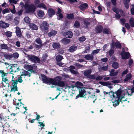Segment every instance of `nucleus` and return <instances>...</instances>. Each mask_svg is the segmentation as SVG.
<instances>
[{"instance_id":"f257e3e1","label":"nucleus","mask_w":134,"mask_h":134,"mask_svg":"<svg viewBox=\"0 0 134 134\" xmlns=\"http://www.w3.org/2000/svg\"><path fill=\"white\" fill-rule=\"evenodd\" d=\"M41 76L42 81L45 83L52 84L62 87H64L65 86V82L63 81H61L62 78L60 76H57L52 78L48 77L47 76L42 74H41Z\"/></svg>"},{"instance_id":"f03ea898","label":"nucleus","mask_w":134,"mask_h":134,"mask_svg":"<svg viewBox=\"0 0 134 134\" xmlns=\"http://www.w3.org/2000/svg\"><path fill=\"white\" fill-rule=\"evenodd\" d=\"M24 8L26 12L27 13H34L35 11L36 7L34 4H29L25 3Z\"/></svg>"},{"instance_id":"7ed1b4c3","label":"nucleus","mask_w":134,"mask_h":134,"mask_svg":"<svg viewBox=\"0 0 134 134\" xmlns=\"http://www.w3.org/2000/svg\"><path fill=\"white\" fill-rule=\"evenodd\" d=\"M26 55V57L27 58L28 60L31 62L35 63L36 62L40 63L41 61L40 59L34 55H29L24 53Z\"/></svg>"},{"instance_id":"20e7f679","label":"nucleus","mask_w":134,"mask_h":134,"mask_svg":"<svg viewBox=\"0 0 134 134\" xmlns=\"http://www.w3.org/2000/svg\"><path fill=\"white\" fill-rule=\"evenodd\" d=\"M49 24L46 21H43L40 26V28L41 30L45 33L48 32L49 29Z\"/></svg>"},{"instance_id":"39448f33","label":"nucleus","mask_w":134,"mask_h":134,"mask_svg":"<svg viewBox=\"0 0 134 134\" xmlns=\"http://www.w3.org/2000/svg\"><path fill=\"white\" fill-rule=\"evenodd\" d=\"M79 94L76 96V99H77L79 97L89 98L88 94H86V91L83 88L79 89Z\"/></svg>"},{"instance_id":"423d86ee","label":"nucleus","mask_w":134,"mask_h":134,"mask_svg":"<svg viewBox=\"0 0 134 134\" xmlns=\"http://www.w3.org/2000/svg\"><path fill=\"white\" fill-rule=\"evenodd\" d=\"M92 72L91 69L86 70L84 71L83 74L85 76L90 79H94L95 75H91Z\"/></svg>"},{"instance_id":"0eeeda50","label":"nucleus","mask_w":134,"mask_h":134,"mask_svg":"<svg viewBox=\"0 0 134 134\" xmlns=\"http://www.w3.org/2000/svg\"><path fill=\"white\" fill-rule=\"evenodd\" d=\"M122 52L120 54L122 58L123 59L125 60L129 59V57L130 55L129 52H125L124 48H122Z\"/></svg>"},{"instance_id":"6e6552de","label":"nucleus","mask_w":134,"mask_h":134,"mask_svg":"<svg viewBox=\"0 0 134 134\" xmlns=\"http://www.w3.org/2000/svg\"><path fill=\"white\" fill-rule=\"evenodd\" d=\"M15 33L16 34V36L17 38H23L24 36L21 32L20 29L19 27L17 26L16 28Z\"/></svg>"},{"instance_id":"1a4fd4ad","label":"nucleus","mask_w":134,"mask_h":134,"mask_svg":"<svg viewBox=\"0 0 134 134\" xmlns=\"http://www.w3.org/2000/svg\"><path fill=\"white\" fill-rule=\"evenodd\" d=\"M3 128V130L2 131L3 133L4 134L6 132H10L11 130L9 129L10 125L8 124L7 122H6L4 124V125L2 126Z\"/></svg>"},{"instance_id":"9d476101","label":"nucleus","mask_w":134,"mask_h":134,"mask_svg":"<svg viewBox=\"0 0 134 134\" xmlns=\"http://www.w3.org/2000/svg\"><path fill=\"white\" fill-rule=\"evenodd\" d=\"M12 81L13 83H12L13 86L11 90V91L15 92V91H18V87L17 86L18 82L17 80H14L12 79Z\"/></svg>"},{"instance_id":"9b49d317","label":"nucleus","mask_w":134,"mask_h":134,"mask_svg":"<svg viewBox=\"0 0 134 134\" xmlns=\"http://www.w3.org/2000/svg\"><path fill=\"white\" fill-rule=\"evenodd\" d=\"M49 16L51 18L55 14V11L53 8H49L47 11Z\"/></svg>"},{"instance_id":"f8f14e48","label":"nucleus","mask_w":134,"mask_h":134,"mask_svg":"<svg viewBox=\"0 0 134 134\" xmlns=\"http://www.w3.org/2000/svg\"><path fill=\"white\" fill-rule=\"evenodd\" d=\"M114 98L115 99V100L114 101H113L112 102L113 103V106L114 107H115L118 105L120 102H121L122 103V101H121L122 98L119 99H118V98H116L115 96V97Z\"/></svg>"},{"instance_id":"ddd939ff","label":"nucleus","mask_w":134,"mask_h":134,"mask_svg":"<svg viewBox=\"0 0 134 134\" xmlns=\"http://www.w3.org/2000/svg\"><path fill=\"white\" fill-rule=\"evenodd\" d=\"M99 83L103 86H108L110 88H112V87L111 85V83L109 82L99 81Z\"/></svg>"},{"instance_id":"4468645a","label":"nucleus","mask_w":134,"mask_h":134,"mask_svg":"<svg viewBox=\"0 0 134 134\" xmlns=\"http://www.w3.org/2000/svg\"><path fill=\"white\" fill-rule=\"evenodd\" d=\"M103 28L101 25H98L96 27V32L97 33H100L103 31Z\"/></svg>"},{"instance_id":"2eb2a0df","label":"nucleus","mask_w":134,"mask_h":134,"mask_svg":"<svg viewBox=\"0 0 134 134\" xmlns=\"http://www.w3.org/2000/svg\"><path fill=\"white\" fill-rule=\"evenodd\" d=\"M64 35L65 37L67 38H71L73 36V33L70 31L64 32Z\"/></svg>"},{"instance_id":"dca6fc26","label":"nucleus","mask_w":134,"mask_h":134,"mask_svg":"<svg viewBox=\"0 0 134 134\" xmlns=\"http://www.w3.org/2000/svg\"><path fill=\"white\" fill-rule=\"evenodd\" d=\"M88 6L87 3H84L83 4L80 5L79 8L82 11H84L86 9L88 8Z\"/></svg>"},{"instance_id":"f3484780","label":"nucleus","mask_w":134,"mask_h":134,"mask_svg":"<svg viewBox=\"0 0 134 134\" xmlns=\"http://www.w3.org/2000/svg\"><path fill=\"white\" fill-rule=\"evenodd\" d=\"M29 25L30 29L32 30H36L38 29V26L34 23H30Z\"/></svg>"},{"instance_id":"a211bd4d","label":"nucleus","mask_w":134,"mask_h":134,"mask_svg":"<svg viewBox=\"0 0 134 134\" xmlns=\"http://www.w3.org/2000/svg\"><path fill=\"white\" fill-rule=\"evenodd\" d=\"M67 38H64L61 40L62 43L64 44H69L70 42L69 39H67Z\"/></svg>"},{"instance_id":"6ab92c4d","label":"nucleus","mask_w":134,"mask_h":134,"mask_svg":"<svg viewBox=\"0 0 134 134\" xmlns=\"http://www.w3.org/2000/svg\"><path fill=\"white\" fill-rule=\"evenodd\" d=\"M84 58L87 60L92 61L94 57L92 55L88 54L85 55Z\"/></svg>"},{"instance_id":"aec40b11","label":"nucleus","mask_w":134,"mask_h":134,"mask_svg":"<svg viewBox=\"0 0 134 134\" xmlns=\"http://www.w3.org/2000/svg\"><path fill=\"white\" fill-rule=\"evenodd\" d=\"M52 46L54 49H58L60 47V45L59 42H54L52 44Z\"/></svg>"},{"instance_id":"412c9836","label":"nucleus","mask_w":134,"mask_h":134,"mask_svg":"<svg viewBox=\"0 0 134 134\" xmlns=\"http://www.w3.org/2000/svg\"><path fill=\"white\" fill-rule=\"evenodd\" d=\"M57 32L55 30H52L51 31L48 33L47 35L49 37H51L52 36H55L57 34Z\"/></svg>"},{"instance_id":"4be33fe9","label":"nucleus","mask_w":134,"mask_h":134,"mask_svg":"<svg viewBox=\"0 0 134 134\" xmlns=\"http://www.w3.org/2000/svg\"><path fill=\"white\" fill-rule=\"evenodd\" d=\"M122 92V90L120 89H119L117 90V91L115 92V93L116 95V96L115 97L118 98V99L121 98L122 99V98L120 97V96Z\"/></svg>"},{"instance_id":"5701e85b","label":"nucleus","mask_w":134,"mask_h":134,"mask_svg":"<svg viewBox=\"0 0 134 134\" xmlns=\"http://www.w3.org/2000/svg\"><path fill=\"white\" fill-rule=\"evenodd\" d=\"M0 119L1 122H2L3 121H6L7 119H9V118L4 116L3 114L1 113L0 114Z\"/></svg>"},{"instance_id":"b1692460","label":"nucleus","mask_w":134,"mask_h":134,"mask_svg":"<svg viewBox=\"0 0 134 134\" xmlns=\"http://www.w3.org/2000/svg\"><path fill=\"white\" fill-rule=\"evenodd\" d=\"M131 77V74L130 73H129L126 75L125 76V78L124 79L123 81L124 82H126L130 79Z\"/></svg>"},{"instance_id":"393cba45","label":"nucleus","mask_w":134,"mask_h":134,"mask_svg":"<svg viewBox=\"0 0 134 134\" xmlns=\"http://www.w3.org/2000/svg\"><path fill=\"white\" fill-rule=\"evenodd\" d=\"M38 16L40 18L43 17L44 15V12L43 11L40 10L37 11Z\"/></svg>"},{"instance_id":"a878e982","label":"nucleus","mask_w":134,"mask_h":134,"mask_svg":"<svg viewBox=\"0 0 134 134\" xmlns=\"http://www.w3.org/2000/svg\"><path fill=\"white\" fill-rule=\"evenodd\" d=\"M83 86V83L77 81L74 87H76L77 88L80 89L81 88H83L82 87Z\"/></svg>"},{"instance_id":"bb28decb","label":"nucleus","mask_w":134,"mask_h":134,"mask_svg":"<svg viewBox=\"0 0 134 134\" xmlns=\"http://www.w3.org/2000/svg\"><path fill=\"white\" fill-rule=\"evenodd\" d=\"M103 33L104 34L108 35L111 34V32L109 28H104L103 31Z\"/></svg>"},{"instance_id":"cd10ccee","label":"nucleus","mask_w":134,"mask_h":134,"mask_svg":"<svg viewBox=\"0 0 134 134\" xmlns=\"http://www.w3.org/2000/svg\"><path fill=\"white\" fill-rule=\"evenodd\" d=\"M77 49V47L76 46L74 45L70 47L68 49V51L70 52H72L75 51Z\"/></svg>"},{"instance_id":"c85d7f7f","label":"nucleus","mask_w":134,"mask_h":134,"mask_svg":"<svg viewBox=\"0 0 134 134\" xmlns=\"http://www.w3.org/2000/svg\"><path fill=\"white\" fill-rule=\"evenodd\" d=\"M1 28L6 29L9 26V24H8L6 23L3 22L2 21H1Z\"/></svg>"},{"instance_id":"c756f323","label":"nucleus","mask_w":134,"mask_h":134,"mask_svg":"<svg viewBox=\"0 0 134 134\" xmlns=\"http://www.w3.org/2000/svg\"><path fill=\"white\" fill-rule=\"evenodd\" d=\"M37 7L42 8L45 10L47 9V7L43 3H40L37 6Z\"/></svg>"},{"instance_id":"7c9ffc66","label":"nucleus","mask_w":134,"mask_h":134,"mask_svg":"<svg viewBox=\"0 0 134 134\" xmlns=\"http://www.w3.org/2000/svg\"><path fill=\"white\" fill-rule=\"evenodd\" d=\"M66 18L69 20L73 19L74 18L73 13L67 14L66 15Z\"/></svg>"},{"instance_id":"2f4dec72","label":"nucleus","mask_w":134,"mask_h":134,"mask_svg":"<svg viewBox=\"0 0 134 134\" xmlns=\"http://www.w3.org/2000/svg\"><path fill=\"white\" fill-rule=\"evenodd\" d=\"M35 42H36L37 44L39 45H43V44L42 43V41L40 38L38 37L35 40Z\"/></svg>"},{"instance_id":"473e14b6","label":"nucleus","mask_w":134,"mask_h":134,"mask_svg":"<svg viewBox=\"0 0 134 134\" xmlns=\"http://www.w3.org/2000/svg\"><path fill=\"white\" fill-rule=\"evenodd\" d=\"M115 45L116 48L121 49L122 47L121 43L119 42H115Z\"/></svg>"},{"instance_id":"72a5a7b5","label":"nucleus","mask_w":134,"mask_h":134,"mask_svg":"<svg viewBox=\"0 0 134 134\" xmlns=\"http://www.w3.org/2000/svg\"><path fill=\"white\" fill-rule=\"evenodd\" d=\"M130 25L131 27H134V19L131 17L129 20Z\"/></svg>"},{"instance_id":"f704fd0d","label":"nucleus","mask_w":134,"mask_h":134,"mask_svg":"<svg viewBox=\"0 0 134 134\" xmlns=\"http://www.w3.org/2000/svg\"><path fill=\"white\" fill-rule=\"evenodd\" d=\"M103 93L104 94L106 95L108 94H109V95L110 96H112L113 97H115L114 92L112 91H111L109 92H107L106 91H104Z\"/></svg>"},{"instance_id":"c9c22d12","label":"nucleus","mask_w":134,"mask_h":134,"mask_svg":"<svg viewBox=\"0 0 134 134\" xmlns=\"http://www.w3.org/2000/svg\"><path fill=\"white\" fill-rule=\"evenodd\" d=\"M112 10L116 14H118L121 11V10L118 8L114 7L112 8Z\"/></svg>"},{"instance_id":"e433bc0d","label":"nucleus","mask_w":134,"mask_h":134,"mask_svg":"<svg viewBox=\"0 0 134 134\" xmlns=\"http://www.w3.org/2000/svg\"><path fill=\"white\" fill-rule=\"evenodd\" d=\"M4 57L6 59H10L13 57L12 55H10L8 53L4 54Z\"/></svg>"},{"instance_id":"4c0bfd02","label":"nucleus","mask_w":134,"mask_h":134,"mask_svg":"<svg viewBox=\"0 0 134 134\" xmlns=\"http://www.w3.org/2000/svg\"><path fill=\"white\" fill-rule=\"evenodd\" d=\"M63 59V56L60 55H58L56 57V60L58 62H60Z\"/></svg>"},{"instance_id":"58836bf2","label":"nucleus","mask_w":134,"mask_h":134,"mask_svg":"<svg viewBox=\"0 0 134 134\" xmlns=\"http://www.w3.org/2000/svg\"><path fill=\"white\" fill-rule=\"evenodd\" d=\"M119 64L116 62H113L112 64V67L115 69H117L119 67Z\"/></svg>"},{"instance_id":"ea45409f","label":"nucleus","mask_w":134,"mask_h":134,"mask_svg":"<svg viewBox=\"0 0 134 134\" xmlns=\"http://www.w3.org/2000/svg\"><path fill=\"white\" fill-rule=\"evenodd\" d=\"M74 26L76 28H79L80 26V24L79 22L77 20L75 22Z\"/></svg>"},{"instance_id":"a19ab883","label":"nucleus","mask_w":134,"mask_h":134,"mask_svg":"<svg viewBox=\"0 0 134 134\" xmlns=\"http://www.w3.org/2000/svg\"><path fill=\"white\" fill-rule=\"evenodd\" d=\"M0 47L2 49H7L8 48L7 44L4 43L1 44Z\"/></svg>"},{"instance_id":"79ce46f5","label":"nucleus","mask_w":134,"mask_h":134,"mask_svg":"<svg viewBox=\"0 0 134 134\" xmlns=\"http://www.w3.org/2000/svg\"><path fill=\"white\" fill-rule=\"evenodd\" d=\"M27 67L28 69V71L31 72V73H32V72H34V71L33 70V68L32 65H27Z\"/></svg>"},{"instance_id":"37998d69","label":"nucleus","mask_w":134,"mask_h":134,"mask_svg":"<svg viewBox=\"0 0 134 134\" xmlns=\"http://www.w3.org/2000/svg\"><path fill=\"white\" fill-rule=\"evenodd\" d=\"M86 40V38L85 36H82L81 37H80L78 38L79 41L81 42H82L85 41Z\"/></svg>"},{"instance_id":"c03bdc74","label":"nucleus","mask_w":134,"mask_h":134,"mask_svg":"<svg viewBox=\"0 0 134 134\" xmlns=\"http://www.w3.org/2000/svg\"><path fill=\"white\" fill-rule=\"evenodd\" d=\"M19 18L18 17H16L15 18L14 22L16 25H17L18 24L19 21Z\"/></svg>"},{"instance_id":"a18cd8bd","label":"nucleus","mask_w":134,"mask_h":134,"mask_svg":"<svg viewBox=\"0 0 134 134\" xmlns=\"http://www.w3.org/2000/svg\"><path fill=\"white\" fill-rule=\"evenodd\" d=\"M5 35L8 37H10L12 35V32L10 31H7L5 33Z\"/></svg>"},{"instance_id":"49530a36","label":"nucleus","mask_w":134,"mask_h":134,"mask_svg":"<svg viewBox=\"0 0 134 134\" xmlns=\"http://www.w3.org/2000/svg\"><path fill=\"white\" fill-rule=\"evenodd\" d=\"M24 20L26 23L30 24V19L29 17L28 16L25 17L24 18Z\"/></svg>"},{"instance_id":"de8ad7c7","label":"nucleus","mask_w":134,"mask_h":134,"mask_svg":"<svg viewBox=\"0 0 134 134\" xmlns=\"http://www.w3.org/2000/svg\"><path fill=\"white\" fill-rule=\"evenodd\" d=\"M100 50L98 49H97L96 50L93 51L92 52V54L93 55H95L96 54H97L99 52Z\"/></svg>"},{"instance_id":"09e8293b","label":"nucleus","mask_w":134,"mask_h":134,"mask_svg":"<svg viewBox=\"0 0 134 134\" xmlns=\"http://www.w3.org/2000/svg\"><path fill=\"white\" fill-rule=\"evenodd\" d=\"M97 75V76L96 78L95 77V79H95L96 81H98L101 80L102 79L103 77L98 75Z\"/></svg>"},{"instance_id":"8fccbe9b","label":"nucleus","mask_w":134,"mask_h":134,"mask_svg":"<svg viewBox=\"0 0 134 134\" xmlns=\"http://www.w3.org/2000/svg\"><path fill=\"white\" fill-rule=\"evenodd\" d=\"M11 5L13 6V9H10V10L11 11V12L13 14H15L16 13V10L15 9V7L14 4H11Z\"/></svg>"},{"instance_id":"3c124183","label":"nucleus","mask_w":134,"mask_h":134,"mask_svg":"<svg viewBox=\"0 0 134 134\" xmlns=\"http://www.w3.org/2000/svg\"><path fill=\"white\" fill-rule=\"evenodd\" d=\"M114 53V51L113 49H110L108 51V54L109 55L111 56Z\"/></svg>"},{"instance_id":"603ef678","label":"nucleus","mask_w":134,"mask_h":134,"mask_svg":"<svg viewBox=\"0 0 134 134\" xmlns=\"http://www.w3.org/2000/svg\"><path fill=\"white\" fill-rule=\"evenodd\" d=\"M70 71L71 73L73 74L76 75L78 74H79V72H77V71H76L70 69Z\"/></svg>"},{"instance_id":"864d4df0","label":"nucleus","mask_w":134,"mask_h":134,"mask_svg":"<svg viewBox=\"0 0 134 134\" xmlns=\"http://www.w3.org/2000/svg\"><path fill=\"white\" fill-rule=\"evenodd\" d=\"M90 49V47L89 46H87L85 47V50L84 51V53H87L88 52H89Z\"/></svg>"},{"instance_id":"5fc2aeb1","label":"nucleus","mask_w":134,"mask_h":134,"mask_svg":"<svg viewBox=\"0 0 134 134\" xmlns=\"http://www.w3.org/2000/svg\"><path fill=\"white\" fill-rule=\"evenodd\" d=\"M118 74V72L116 71L115 72H110L109 75L110 76H114L117 75Z\"/></svg>"},{"instance_id":"6e6d98bb","label":"nucleus","mask_w":134,"mask_h":134,"mask_svg":"<svg viewBox=\"0 0 134 134\" xmlns=\"http://www.w3.org/2000/svg\"><path fill=\"white\" fill-rule=\"evenodd\" d=\"M47 55L46 54L43 55L42 59V61L45 62L47 58Z\"/></svg>"},{"instance_id":"4d7b16f0","label":"nucleus","mask_w":134,"mask_h":134,"mask_svg":"<svg viewBox=\"0 0 134 134\" xmlns=\"http://www.w3.org/2000/svg\"><path fill=\"white\" fill-rule=\"evenodd\" d=\"M23 12V10L21 9L19 10L18 11V12H17L16 14H17L18 16H20L22 14Z\"/></svg>"},{"instance_id":"13d9d810","label":"nucleus","mask_w":134,"mask_h":134,"mask_svg":"<svg viewBox=\"0 0 134 134\" xmlns=\"http://www.w3.org/2000/svg\"><path fill=\"white\" fill-rule=\"evenodd\" d=\"M23 75L25 76H28L29 77H30L31 76V74L30 73H29L27 71H25V74H21V76H23Z\"/></svg>"},{"instance_id":"bf43d9fd","label":"nucleus","mask_w":134,"mask_h":134,"mask_svg":"<svg viewBox=\"0 0 134 134\" xmlns=\"http://www.w3.org/2000/svg\"><path fill=\"white\" fill-rule=\"evenodd\" d=\"M120 21L122 24L124 25L126 22V21L124 18H121L120 19Z\"/></svg>"},{"instance_id":"052dcab7","label":"nucleus","mask_w":134,"mask_h":134,"mask_svg":"<svg viewBox=\"0 0 134 134\" xmlns=\"http://www.w3.org/2000/svg\"><path fill=\"white\" fill-rule=\"evenodd\" d=\"M9 9L8 8H6L3 10L2 13L3 14H4L6 13H9Z\"/></svg>"},{"instance_id":"680f3d73","label":"nucleus","mask_w":134,"mask_h":134,"mask_svg":"<svg viewBox=\"0 0 134 134\" xmlns=\"http://www.w3.org/2000/svg\"><path fill=\"white\" fill-rule=\"evenodd\" d=\"M84 24L86 25V26L89 25H90V22L87 21V20H85L84 21Z\"/></svg>"},{"instance_id":"e2e57ef3","label":"nucleus","mask_w":134,"mask_h":134,"mask_svg":"<svg viewBox=\"0 0 134 134\" xmlns=\"http://www.w3.org/2000/svg\"><path fill=\"white\" fill-rule=\"evenodd\" d=\"M0 73L2 74L1 76L2 77H4V76H7V74L5 73L3 70L0 71Z\"/></svg>"},{"instance_id":"0e129e2a","label":"nucleus","mask_w":134,"mask_h":134,"mask_svg":"<svg viewBox=\"0 0 134 134\" xmlns=\"http://www.w3.org/2000/svg\"><path fill=\"white\" fill-rule=\"evenodd\" d=\"M125 27L128 30H129L130 29V25L128 23H126L125 24Z\"/></svg>"},{"instance_id":"69168bd1","label":"nucleus","mask_w":134,"mask_h":134,"mask_svg":"<svg viewBox=\"0 0 134 134\" xmlns=\"http://www.w3.org/2000/svg\"><path fill=\"white\" fill-rule=\"evenodd\" d=\"M44 121H43L42 122H38V123L40 124V126H42V127L41 128V129L42 130L43 128L45 126L44 124L43 123Z\"/></svg>"},{"instance_id":"338daca9","label":"nucleus","mask_w":134,"mask_h":134,"mask_svg":"<svg viewBox=\"0 0 134 134\" xmlns=\"http://www.w3.org/2000/svg\"><path fill=\"white\" fill-rule=\"evenodd\" d=\"M18 1L15 0H9V2L10 3H14L16 4L17 3Z\"/></svg>"},{"instance_id":"774afa93","label":"nucleus","mask_w":134,"mask_h":134,"mask_svg":"<svg viewBox=\"0 0 134 134\" xmlns=\"http://www.w3.org/2000/svg\"><path fill=\"white\" fill-rule=\"evenodd\" d=\"M13 56L15 58H17L19 57V54L17 52L14 53Z\"/></svg>"}]
</instances>
